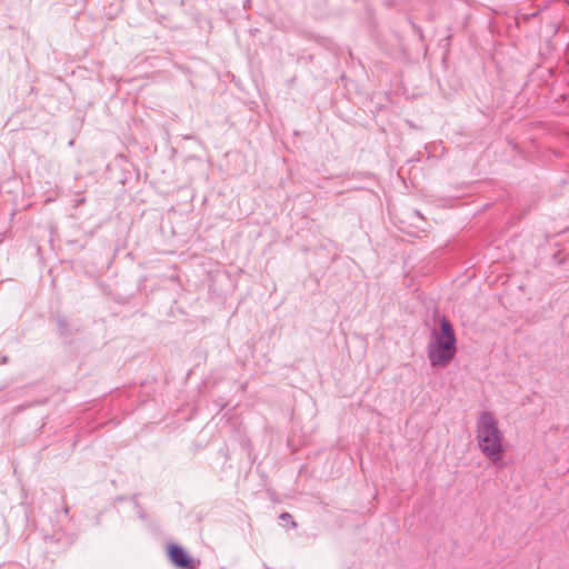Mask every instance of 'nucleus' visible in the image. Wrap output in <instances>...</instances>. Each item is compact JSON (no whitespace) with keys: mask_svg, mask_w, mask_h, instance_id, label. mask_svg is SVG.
I'll use <instances>...</instances> for the list:
<instances>
[{"mask_svg":"<svg viewBox=\"0 0 569 569\" xmlns=\"http://www.w3.org/2000/svg\"><path fill=\"white\" fill-rule=\"evenodd\" d=\"M476 439L480 451L491 462H499L505 453V438L492 413L482 412L477 421Z\"/></svg>","mask_w":569,"mask_h":569,"instance_id":"nucleus-1","label":"nucleus"},{"mask_svg":"<svg viewBox=\"0 0 569 569\" xmlns=\"http://www.w3.org/2000/svg\"><path fill=\"white\" fill-rule=\"evenodd\" d=\"M456 336L451 323L442 318L440 320V331L435 332L433 342L430 343L428 358L432 367H445L455 357Z\"/></svg>","mask_w":569,"mask_h":569,"instance_id":"nucleus-2","label":"nucleus"},{"mask_svg":"<svg viewBox=\"0 0 569 569\" xmlns=\"http://www.w3.org/2000/svg\"><path fill=\"white\" fill-rule=\"evenodd\" d=\"M169 558L174 566L182 569H194V561L188 556L187 551L178 545H170L168 548Z\"/></svg>","mask_w":569,"mask_h":569,"instance_id":"nucleus-3","label":"nucleus"},{"mask_svg":"<svg viewBox=\"0 0 569 569\" xmlns=\"http://www.w3.org/2000/svg\"><path fill=\"white\" fill-rule=\"evenodd\" d=\"M280 518H281V519H283V520H290V519H291V516H290L289 513L284 512V513H282V515L280 516Z\"/></svg>","mask_w":569,"mask_h":569,"instance_id":"nucleus-4","label":"nucleus"}]
</instances>
